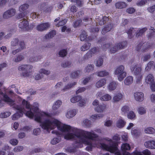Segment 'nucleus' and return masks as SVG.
I'll return each instance as SVG.
<instances>
[{
	"label": "nucleus",
	"mask_w": 155,
	"mask_h": 155,
	"mask_svg": "<svg viewBox=\"0 0 155 155\" xmlns=\"http://www.w3.org/2000/svg\"><path fill=\"white\" fill-rule=\"evenodd\" d=\"M42 128L48 131H51L56 128L62 133H64V138L66 140H75L78 139L74 144L78 148L83 147V144L87 145L86 150L91 151L93 147L101 148L108 151L112 152L110 147L109 142L104 140L107 137L101 140H98V136L93 131H86L70 125L64 124L55 118L48 119L41 125Z\"/></svg>",
	"instance_id": "obj_1"
},
{
	"label": "nucleus",
	"mask_w": 155,
	"mask_h": 155,
	"mask_svg": "<svg viewBox=\"0 0 155 155\" xmlns=\"http://www.w3.org/2000/svg\"><path fill=\"white\" fill-rule=\"evenodd\" d=\"M104 140L107 142H109L110 145V147L111 148L113 151H110L111 153H114L115 155H133L132 153H130L127 152H124L122 154L120 151L118 150L117 145L116 142L113 141L112 139L107 138L104 139Z\"/></svg>",
	"instance_id": "obj_2"
},
{
	"label": "nucleus",
	"mask_w": 155,
	"mask_h": 155,
	"mask_svg": "<svg viewBox=\"0 0 155 155\" xmlns=\"http://www.w3.org/2000/svg\"><path fill=\"white\" fill-rule=\"evenodd\" d=\"M124 70V67L120 65L117 67L114 71V74L117 75V79L120 81H123L127 75V73Z\"/></svg>",
	"instance_id": "obj_3"
},
{
	"label": "nucleus",
	"mask_w": 155,
	"mask_h": 155,
	"mask_svg": "<svg viewBox=\"0 0 155 155\" xmlns=\"http://www.w3.org/2000/svg\"><path fill=\"white\" fill-rule=\"evenodd\" d=\"M33 68V66L31 65L24 64L19 66L18 67V70L23 71L21 74L23 76L27 77L31 75Z\"/></svg>",
	"instance_id": "obj_4"
},
{
	"label": "nucleus",
	"mask_w": 155,
	"mask_h": 155,
	"mask_svg": "<svg viewBox=\"0 0 155 155\" xmlns=\"http://www.w3.org/2000/svg\"><path fill=\"white\" fill-rule=\"evenodd\" d=\"M17 100L19 102H22L21 106L20 107L22 108H24L26 110H31L32 111V108L36 107V106L38 107V104L37 103H34L33 106H32L30 105L29 102L26 101L25 99H23L21 98L19 96H17Z\"/></svg>",
	"instance_id": "obj_5"
},
{
	"label": "nucleus",
	"mask_w": 155,
	"mask_h": 155,
	"mask_svg": "<svg viewBox=\"0 0 155 155\" xmlns=\"http://www.w3.org/2000/svg\"><path fill=\"white\" fill-rule=\"evenodd\" d=\"M96 96L97 98H99V99L103 101H110L112 98L111 94L108 93H104L102 91H100L97 92Z\"/></svg>",
	"instance_id": "obj_6"
},
{
	"label": "nucleus",
	"mask_w": 155,
	"mask_h": 155,
	"mask_svg": "<svg viewBox=\"0 0 155 155\" xmlns=\"http://www.w3.org/2000/svg\"><path fill=\"white\" fill-rule=\"evenodd\" d=\"M23 18V20H21L19 24V27L23 31L28 30L29 29L28 21L25 19L27 17L25 16Z\"/></svg>",
	"instance_id": "obj_7"
},
{
	"label": "nucleus",
	"mask_w": 155,
	"mask_h": 155,
	"mask_svg": "<svg viewBox=\"0 0 155 155\" xmlns=\"http://www.w3.org/2000/svg\"><path fill=\"white\" fill-rule=\"evenodd\" d=\"M62 103V101L59 100L57 101L54 103L52 107V110L54 111L52 114L53 115H57L59 114V112L58 110L55 111L57 110L60 107Z\"/></svg>",
	"instance_id": "obj_8"
},
{
	"label": "nucleus",
	"mask_w": 155,
	"mask_h": 155,
	"mask_svg": "<svg viewBox=\"0 0 155 155\" xmlns=\"http://www.w3.org/2000/svg\"><path fill=\"white\" fill-rule=\"evenodd\" d=\"M133 95L134 99L137 102H142L144 100V94L142 92H136L134 93Z\"/></svg>",
	"instance_id": "obj_9"
},
{
	"label": "nucleus",
	"mask_w": 155,
	"mask_h": 155,
	"mask_svg": "<svg viewBox=\"0 0 155 155\" xmlns=\"http://www.w3.org/2000/svg\"><path fill=\"white\" fill-rule=\"evenodd\" d=\"M16 13V10L15 8H11L5 12L3 14V18L5 19H8L15 15Z\"/></svg>",
	"instance_id": "obj_10"
},
{
	"label": "nucleus",
	"mask_w": 155,
	"mask_h": 155,
	"mask_svg": "<svg viewBox=\"0 0 155 155\" xmlns=\"http://www.w3.org/2000/svg\"><path fill=\"white\" fill-rule=\"evenodd\" d=\"M52 134H55L57 135L56 137H54L51 141V143L53 145H55L59 143L61 140L60 136L61 135L58 132L54 130L52 131Z\"/></svg>",
	"instance_id": "obj_11"
},
{
	"label": "nucleus",
	"mask_w": 155,
	"mask_h": 155,
	"mask_svg": "<svg viewBox=\"0 0 155 155\" xmlns=\"http://www.w3.org/2000/svg\"><path fill=\"white\" fill-rule=\"evenodd\" d=\"M28 5L26 4L20 6L19 8V10L20 12L21 13L18 15L17 18L18 19H19L22 18L25 16V15L24 11L28 8Z\"/></svg>",
	"instance_id": "obj_12"
},
{
	"label": "nucleus",
	"mask_w": 155,
	"mask_h": 155,
	"mask_svg": "<svg viewBox=\"0 0 155 155\" xmlns=\"http://www.w3.org/2000/svg\"><path fill=\"white\" fill-rule=\"evenodd\" d=\"M127 43L126 42H122L121 43H118L116 46H113L110 49V51L112 53H114L118 50L123 48L126 45Z\"/></svg>",
	"instance_id": "obj_13"
},
{
	"label": "nucleus",
	"mask_w": 155,
	"mask_h": 155,
	"mask_svg": "<svg viewBox=\"0 0 155 155\" xmlns=\"http://www.w3.org/2000/svg\"><path fill=\"white\" fill-rule=\"evenodd\" d=\"M144 145L146 148L150 149H155V140H150L145 141Z\"/></svg>",
	"instance_id": "obj_14"
},
{
	"label": "nucleus",
	"mask_w": 155,
	"mask_h": 155,
	"mask_svg": "<svg viewBox=\"0 0 155 155\" xmlns=\"http://www.w3.org/2000/svg\"><path fill=\"white\" fill-rule=\"evenodd\" d=\"M49 23H41L38 25L36 27V29L38 31H42L48 29L50 27Z\"/></svg>",
	"instance_id": "obj_15"
},
{
	"label": "nucleus",
	"mask_w": 155,
	"mask_h": 155,
	"mask_svg": "<svg viewBox=\"0 0 155 155\" xmlns=\"http://www.w3.org/2000/svg\"><path fill=\"white\" fill-rule=\"evenodd\" d=\"M130 69L131 71L135 75L142 74L141 68L137 66L136 65H132L130 68Z\"/></svg>",
	"instance_id": "obj_16"
},
{
	"label": "nucleus",
	"mask_w": 155,
	"mask_h": 155,
	"mask_svg": "<svg viewBox=\"0 0 155 155\" xmlns=\"http://www.w3.org/2000/svg\"><path fill=\"white\" fill-rule=\"evenodd\" d=\"M124 94L120 92L116 93L113 97V103H118L120 100L123 99Z\"/></svg>",
	"instance_id": "obj_17"
},
{
	"label": "nucleus",
	"mask_w": 155,
	"mask_h": 155,
	"mask_svg": "<svg viewBox=\"0 0 155 155\" xmlns=\"http://www.w3.org/2000/svg\"><path fill=\"white\" fill-rule=\"evenodd\" d=\"M97 22L100 25L104 24L106 21L109 20V18L107 17H103L102 15L97 16L95 18Z\"/></svg>",
	"instance_id": "obj_18"
},
{
	"label": "nucleus",
	"mask_w": 155,
	"mask_h": 155,
	"mask_svg": "<svg viewBox=\"0 0 155 155\" xmlns=\"http://www.w3.org/2000/svg\"><path fill=\"white\" fill-rule=\"evenodd\" d=\"M77 112L76 109H69L67 110L65 114V116L68 118H71L74 116Z\"/></svg>",
	"instance_id": "obj_19"
},
{
	"label": "nucleus",
	"mask_w": 155,
	"mask_h": 155,
	"mask_svg": "<svg viewBox=\"0 0 155 155\" xmlns=\"http://www.w3.org/2000/svg\"><path fill=\"white\" fill-rule=\"evenodd\" d=\"M126 124V122L121 117H120L115 123L116 126L119 128L124 127Z\"/></svg>",
	"instance_id": "obj_20"
},
{
	"label": "nucleus",
	"mask_w": 155,
	"mask_h": 155,
	"mask_svg": "<svg viewBox=\"0 0 155 155\" xmlns=\"http://www.w3.org/2000/svg\"><path fill=\"white\" fill-rule=\"evenodd\" d=\"M130 107L129 106L127 105H124L121 107L120 110V113L122 115L126 116L129 112Z\"/></svg>",
	"instance_id": "obj_21"
},
{
	"label": "nucleus",
	"mask_w": 155,
	"mask_h": 155,
	"mask_svg": "<svg viewBox=\"0 0 155 155\" xmlns=\"http://www.w3.org/2000/svg\"><path fill=\"white\" fill-rule=\"evenodd\" d=\"M146 83L148 84H151L154 82V78L153 74H147L145 77Z\"/></svg>",
	"instance_id": "obj_22"
},
{
	"label": "nucleus",
	"mask_w": 155,
	"mask_h": 155,
	"mask_svg": "<svg viewBox=\"0 0 155 155\" xmlns=\"http://www.w3.org/2000/svg\"><path fill=\"white\" fill-rule=\"evenodd\" d=\"M131 134L133 138L137 139L140 136L141 133L139 130L136 128H133L131 130Z\"/></svg>",
	"instance_id": "obj_23"
},
{
	"label": "nucleus",
	"mask_w": 155,
	"mask_h": 155,
	"mask_svg": "<svg viewBox=\"0 0 155 155\" xmlns=\"http://www.w3.org/2000/svg\"><path fill=\"white\" fill-rule=\"evenodd\" d=\"M118 83L116 82L112 81L110 82L107 86V89L109 91H113L117 88Z\"/></svg>",
	"instance_id": "obj_24"
},
{
	"label": "nucleus",
	"mask_w": 155,
	"mask_h": 155,
	"mask_svg": "<svg viewBox=\"0 0 155 155\" xmlns=\"http://www.w3.org/2000/svg\"><path fill=\"white\" fill-rule=\"evenodd\" d=\"M150 46V43L147 42L143 43V45L141 46H140V45H138L137 47L136 50L137 51L141 50L142 51H144Z\"/></svg>",
	"instance_id": "obj_25"
},
{
	"label": "nucleus",
	"mask_w": 155,
	"mask_h": 155,
	"mask_svg": "<svg viewBox=\"0 0 155 155\" xmlns=\"http://www.w3.org/2000/svg\"><path fill=\"white\" fill-rule=\"evenodd\" d=\"M107 80L105 78H102L98 81L96 83L95 86L97 88L102 87L106 83Z\"/></svg>",
	"instance_id": "obj_26"
},
{
	"label": "nucleus",
	"mask_w": 155,
	"mask_h": 155,
	"mask_svg": "<svg viewBox=\"0 0 155 155\" xmlns=\"http://www.w3.org/2000/svg\"><path fill=\"white\" fill-rule=\"evenodd\" d=\"M106 106L105 104H100L95 107V110L98 113L103 112L106 109Z\"/></svg>",
	"instance_id": "obj_27"
},
{
	"label": "nucleus",
	"mask_w": 155,
	"mask_h": 155,
	"mask_svg": "<svg viewBox=\"0 0 155 155\" xmlns=\"http://www.w3.org/2000/svg\"><path fill=\"white\" fill-rule=\"evenodd\" d=\"M25 48V45L23 42H20L19 45V47L18 48L13 50L12 53L13 54H15L18 52L21 51L22 50Z\"/></svg>",
	"instance_id": "obj_28"
},
{
	"label": "nucleus",
	"mask_w": 155,
	"mask_h": 155,
	"mask_svg": "<svg viewBox=\"0 0 155 155\" xmlns=\"http://www.w3.org/2000/svg\"><path fill=\"white\" fill-rule=\"evenodd\" d=\"M114 25L112 23L107 25L102 29V33L103 34H104L106 33L109 31L113 28Z\"/></svg>",
	"instance_id": "obj_29"
},
{
	"label": "nucleus",
	"mask_w": 155,
	"mask_h": 155,
	"mask_svg": "<svg viewBox=\"0 0 155 155\" xmlns=\"http://www.w3.org/2000/svg\"><path fill=\"white\" fill-rule=\"evenodd\" d=\"M115 5L117 8L122 9L126 8L127 6V5L124 2H118L115 3Z\"/></svg>",
	"instance_id": "obj_30"
},
{
	"label": "nucleus",
	"mask_w": 155,
	"mask_h": 155,
	"mask_svg": "<svg viewBox=\"0 0 155 155\" xmlns=\"http://www.w3.org/2000/svg\"><path fill=\"white\" fill-rule=\"evenodd\" d=\"M133 81V78L130 76L127 77L124 79V83L126 85L129 86L131 84Z\"/></svg>",
	"instance_id": "obj_31"
},
{
	"label": "nucleus",
	"mask_w": 155,
	"mask_h": 155,
	"mask_svg": "<svg viewBox=\"0 0 155 155\" xmlns=\"http://www.w3.org/2000/svg\"><path fill=\"white\" fill-rule=\"evenodd\" d=\"M144 132L146 134H153L155 133V129L152 127H147L144 128Z\"/></svg>",
	"instance_id": "obj_32"
},
{
	"label": "nucleus",
	"mask_w": 155,
	"mask_h": 155,
	"mask_svg": "<svg viewBox=\"0 0 155 155\" xmlns=\"http://www.w3.org/2000/svg\"><path fill=\"white\" fill-rule=\"evenodd\" d=\"M75 140V142L73 144L72 146H73V148L71 147H68L67 149H66V150L69 152V153H76V148H78L77 147H76L74 146V144L76 141L78 140V139H77L75 140Z\"/></svg>",
	"instance_id": "obj_33"
},
{
	"label": "nucleus",
	"mask_w": 155,
	"mask_h": 155,
	"mask_svg": "<svg viewBox=\"0 0 155 155\" xmlns=\"http://www.w3.org/2000/svg\"><path fill=\"white\" fill-rule=\"evenodd\" d=\"M147 109L143 106H139L137 109L138 114L140 115H144L147 113Z\"/></svg>",
	"instance_id": "obj_34"
},
{
	"label": "nucleus",
	"mask_w": 155,
	"mask_h": 155,
	"mask_svg": "<svg viewBox=\"0 0 155 155\" xmlns=\"http://www.w3.org/2000/svg\"><path fill=\"white\" fill-rule=\"evenodd\" d=\"M155 68V64L153 61H151L148 62L145 68V71H149L152 68Z\"/></svg>",
	"instance_id": "obj_35"
},
{
	"label": "nucleus",
	"mask_w": 155,
	"mask_h": 155,
	"mask_svg": "<svg viewBox=\"0 0 155 155\" xmlns=\"http://www.w3.org/2000/svg\"><path fill=\"white\" fill-rule=\"evenodd\" d=\"M127 115V118L131 120H134L137 118L136 114L133 110L129 111Z\"/></svg>",
	"instance_id": "obj_36"
},
{
	"label": "nucleus",
	"mask_w": 155,
	"mask_h": 155,
	"mask_svg": "<svg viewBox=\"0 0 155 155\" xmlns=\"http://www.w3.org/2000/svg\"><path fill=\"white\" fill-rule=\"evenodd\" d=\"M96 74L98 77H104L108 76L109 75V73L107 71L104 70L97 71L96 72Z\"/></svg>",
	"instance_id": "obj_37"
},
{
	"label": "nucleus",
	"mask_w": 155,
	"mask_h": 155,
	"mask_svg": "<svg viewBox=\"0 0 155 155\" xmlns=\"http://www.w3.org/2000/svg\"><path fill=\"white\" fill-rule=\"evenodd\" d=\"M78 105L80 107H84L85 106L87 103V99L83 98L81 96V98L78 101Z\"/></svg>",
	"instance_id": "obj_38"
},
{
	"label": "nucleus",
	"mask_w": 155,
	"mask_h": 155,
	"mask_svg": "<svg viewBox=\"0 0 155 155\" xmlns=\"http://www.w3.org/2000/svg\"><path fill=\"white\" fill-rule=\"evenodd\" d=\"M97 52V50L96 48H93L89 51L86 54V56L87 58L91 57L94 54H96Z\"/></svg>",
	"instance_id": "obj_39"
},
{
	"label": "nucleus",
	"mask_w": 155,
	"mask_h": 155,
	"mask_svg": "<svg viewBox=\"0 0 155 155\" xmlns=\"http://www.w3.org/2000/svg\"><path fill=\"white\" fill-rule=\"evenodd\" d=\"M82 124L85 127H89L91 125V121L87 119H85L82 121Z\"/></svg>",
	"instance_id": "obj_40"
},
{
	"label": "nucleus",
	"mask_w": 155,
	"mask_h": 155,
	"mask_svg": "<svg viewBox=\"0 0 155 155\" xmlns=\"http://www.w3.org/2000/svg\"><path fill=\"white\" fill-rule=\"evenodd\" d=\"M121 148L122 151L124 152H125V151L130 150V147L129 144L124 143L122 145Z\"/></svg>",
	"instance_id": "obj_41"
},
{
	"label": "nucleus",
	"mask_w": 155,
	"mask_h": 155,
	"mask_svg": "<svg viewBox=\"0 0 155 155\" xmlns=\"http://www.w3.org/2000/svg\"><path fill=\"white\" fill-rule=\"evenodd\" d=\"M56 32L55 31H52L50 32L48 34H47L45 36V39H49L54 37L56 35Z\"/></svg>",
	"instance_id": "obj_42"
},
{
	"label": "nucleus",
	"mask_w": 155,
	"mask_h": 155,
	"mask_svg": "<svg viewBox=\"0 0 155 155\" xmlns=\"http://www.w3.org/2000/svg\"><path fill=\"white\" fill-rule=\"evenodd\" d=\"M81 98V96L80 95L75 96L72 97L70 99L71 102L73 103L78 102Z\"/></svg>",
	"instance_id": "obj_43"
},
{
	"label": "nucleus",
	"mask_w": 155,
	"mask_h": 155,
	"mask_svg": "<svg viewBox=\"0 0 155 155\" xmlns=\"http://www.w3.org/2000/svg\"><path fill=\"white\" fill-rule=\"evenodd\" d=\"M38 60L37 56L32 54L30 56L28 59V61L30 63H33L37 61Z\"/></svg>",
	"instance_id": "obj_44"
},
{
	"label": "nucleus",
	"mask_w": 155,
	"mask_h": 155,
	"mask_svg": "<svg viewBox=\"0 0 155 155\" xmlns=\"http://www.w3.org/2000/svg\"><path fill=\"white\" fill-rule=\"evenodd\" d=\"M76 83L75 82H74L72 83H71L70 84H68L67 85L65 86L63 88V89L61 90H63L64 91H66L67 90H68L70 89V88L74 87V85H76Z\"/></svg>",
	"instance_id": "obj_45"
},
{
	"label": "nucleus",
	"mask_w": 155,
	"mask_h": 155,
	"mask_svg": "<svg viewBox=\"0 0 155 155\" xmlns=\"http://www.w3.org/2000/svg\"><path fill=\"white\" fill-rule=\"evenodd\" d=\"M94 66L93 64H88L86 67L85 71L87 72H90L94 69Z\"/></svg>",
	"instance_id": "obj_46"
},
{
	"label": "nucleus",
	"mask_w": 155,
	"mask_h": 155,
	"mask_svg": "<svg viewBox=\"0 0 155 155\" xmlns=\"http://www.w3.org/2000/svg\"><path fill=\"white\" fill-rule=\"evenodd\" d=\"M104 116V114H95L92 115L91 116V118L93 119L96 120L101 118Z\"/></svg>",
	"instance_id": "obj_47"
},
{
	"label": "nucleus",
	"mask_w": 155,
	"mask_h": 155,
	"mask_svg": "<svg viewBox=\"0 0 155 155\" xmlns=\"http://www.w3.org/2000/svg\"><path fill=\"white\" fill-rule=\"evenodd\" d=\"M91 44L87 43L83 45L81 48V50L82 51H85L88 49L90 47Z\"/></svg>",
	"instance_id": "obj_48"
},
{
	"label": "nucleus",
	"mask_w": 155,
	"mask_h": 155,
	"mask_svg": "<svg viewBox=\"0 0 155 155\" xmlns=\"http://www.w3.org/2000/svg\"><path fill=\"white\" fill-rule=\"evenodd\" d=\"M25 55V54H19L15 59V61L16 62L21 61L24 59Z\"/></svg>",
	"instance_id": "obj_49"
},
{
	"label": "nucleus",
	"mask_w": 155,
	"mask_h": 155,
	"mask_svg": "<svg viewBox=\"0 0 155 155\" xmlns=\"http://www.w3.org/2000/svg\"><path fill=\"white\" fill-rule=\"evenodd\" d=\"M23 147L22 146H17L14 148L13 151L15 153L21 152L23 150Z\"/></svg>",
	"instance_id": "obj_50"
},
{
	"label": "nucleus",
	"mask_w": 155,
	"mask_h": 155,
	"mask_svg": "<svg viewBox=\"0 0 155 155\" xmlns=\"http://www.w3.org/2000/svg\"><path fill=\"white\" fill-rule=\"evenodd\" d=\"M103 61L102 58H100L96 61L95 65L98 67H100L103 64Z\"/></svg>",
	"instance_id": "obj_51"
},
{
	"label": "nucleus",
	"mask_w": 155,
	"mask_h": 155,
	"mask_svg": "<svg viewBox=\"0 0 155 155\" xmlns=\"http://www.w3.org/2000/svg\"><path fill=\"white\" fill-rule=\"evenodd\" d=\"M87 35L86 32L84 31H82L80 38L81 41H84L87 38Z\"/></svg>",
	"instance_id": "obj_52"
},
{
	"label": "nucleus",
	"mask_w": 155,
	"mask_h": 155,
	"mask_svg": "<svg viewBox=\"0 0 155 155\" xmlns=\"http://www.w3.org/2000/svg\"><path fill=\"white\" fill-rule=\"evenodd\" d=\"M11 114L10 112H6L0 114V118H5L9 116Z\"/></svg>",
	"instance_id": "obj_53"
},
{
	"label": "nucleus",
	"mask_w": 155,
	"mask_h": 155,
	"mask_svg": "<svg viewBox=\"0 0 155 155\" xmlns=\"http://www.w3.org/2000/svg\"><path fill=\"white\" fill-rule=\"evenodd\" d=\"M147 30L146 28H143L141 29L138 30L136 35L137 37H138L141 35L143 33Z\"/></svg>",
	"instance_id": "obj_54"
},
{
	"label": "nucleus",
	"mask_w": 155,
	"mask_h": 155,
	"mask_svg": "<svg viewBox=\"0 0 155 155\" xmlns=\"http://www.w3.org/2000/svg\"><path fill=\"white\" fill-rule=\"evenodd\" d=\"M9 143L11 144L13 146H15L17 145L18 143V141L17 139L13 138L9 140Z\"/></svg>",
	"instance_id": "obj_55"
},
{
	"label": "nucleus",
	"mask_w": 155,
	"mask_h": 155,
	"mask_svg": "<svg viewBox=\"0 0 155 155\" xmlns=\"http://www.w3.org/2000/svg\"><path fill=\"white\" fill-rule=\"evenodd\" d=\"M71 63L70 61H66L63 62L61 66L64 68H69L71 66Z\"/></svg>",
	"instance_id": "obj_56"
},
{
	"label": "nucleus",
	"mask_w": 155,
	"mask_h": 155,
	"mask_svg": "<svg viewBox=\"0 0 155 155\" xmlns=\"http://www.w3.org/2000/svg\"><path fill=\"white\" fill-rule=\"evenodd\" d=\"M113 123V121L111 120H106L104 123V125L107 127L111 126Z\"/></svg>",
	"instance_id": "obj_57"
},
{
	"label": "nucleus",
	"mask_w": 155,
	"mask_h": 155,
	"mask_svg": "<svg viewBox=\"0 0 155 155\" xmlns=\"http://www.w3.org/2000/svg\"><path fill=\"white\" fill-rule=\"evenodd\" d=\"M80 71H79L73 72L71 74V77L72 78H76L80 74Z\"/></svg>",
	"instance_id": "obj_58"
},
{
	"label": "nucleus",
	"mask_w": 155,
	"mask_h": 155,
	"mask_svg": "<svg viewBox=\"0 0 155 155\" xmlns=\"http://www.w3.org/2000/svg\"><path fill=\"white\" fill-rule=\"evenodd\" d=\"M18 38H15L11 42V48L16 46L18 44Z\"/></svg>",
	"instance_id": "obj_59"
},
{
	"label": "nucleus",
	"mask_w": 155,
	"mask_h": 155,
	"mask_svg": "<svg viewBox=\"0 0 155 155\" xmlns=\"http://www.w3.org/2000/svg\"><path fill=\"white\" fill-rule=\"evenodd\" d=\"M143 78L142 74L136 75V82L138 84L141 83L142 79Z\"/></svg>",
	"instance_id": "obj_60"
},
{
	"label": "nucleus",
	"mask_w": 155,
	"mask_h": 155,
	"mask_svg": "<svg viewBox=\"0 0 155 155\" xmlns=\"http://www.w3.org/2000/svg\"><path fill=\"white\" fill-rule=\"evenodd\" d=\"M148 0H140L136 3V5L138 6H142L144 5L147 2Z\"/></svg>",
	"instance_id": "obj_61"
},
{
	"label": "nucleus",
	"mask_w": 155,
	"mask_h": 155,
	"mask_svg": "<svg viewBox=\"0 0 155 155\" xmlns=\"http://www.w3.org/2000/svg\"><path fill=\"white\" fill-rule=\"evenodd\" d=\"M87 88V87H79L78 90L76 91V94H78L84 92Z\"/></svg>",
	"instance_id": "obj_62"
},
{
	"label": "nucleus",
	"mask_w": 155,
	"mask_h": 155,
	"mask_svg": "<svg viewBox=\"0 0 155 155\" xmlns=\"http://www.w3.org/2000/svg\"><path fill=\"white\" fill-rule=\"evenodd\" d=\"M67 52L66 50L63 49L60 50L59 52V55L61 57H64L67 54Z\"/></svg>",
	"instance_id": "obj_63"
},
{
	"label": "nucleus",
	"mask_w": 155,
	"mask_h": 155,
	"mask_svg": "<svg viewBox=\"0 0 155 155\" xmlns=\"http://www.w3.org/2000/svg\"><path fill=\"white\" fill-rule=\"evenodd\" d=\"M150 102L153 104H155V94H151L149 97Z\"/></svg>",
	"instance_id": "obj_64"
}]
</instances>
